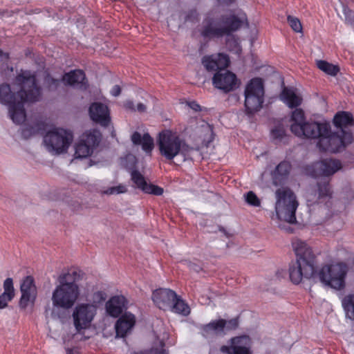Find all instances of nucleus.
Returning <instances> with one entry per match:
<instances>
[{"label": "nucleus", "mask_w": 354, "mask_h": 354, "mask_svg": "<svg viewBox=\"0 0 354 354\" xmlns=\"http://www.w3.org/2000/svg\"><path fill=\"white\" fill-rule=\"evenodd\" d=\"M290 122V131L296 136L317 138V146L321 151L336 153L353 141L351 133L344 129L353 124V118L349 112L339 111L334 116L333 123L340 129V134L332 133L328 122H306L304 112L301 109L292 111Z\"/></svg>", "instance_id": "f257e3e1"}, {"label": "nucleus", "mask_w": 354, "mask_h": 354, "mask_svg": "<svg viewBox=\"0 0 354 354\" xmlns=\"http://www.w3.org/2000/svg\"><path fill=\"white\" fill-rule=\"evenodd\" d=\"M41 89L37 83L36 73L21 70L15 77L12 87L8 84L0 85V103L8 107L13 122L20 124L26 120L24 104L39 101Z\"/></svg>", "instance_id": "f03ea898"}, {"label": "nucleus", "mask_w": 354, "mask_h": 354, "mask_svg": "<svg viewBox=\"0 0 354 354\" xmlns=\"http://www.w3.org/2000/svg\"><path fill=\"white\" fill-rule=\"evenodd\" d=\"M292 246L296 260L289 267V276L295 284L300 283L304 279L311 278L315 271V255L312 248L300 239H295Z\"/></svg>", "instance_id": "7ed1b4c3"}, {"label": "nucleus", "mask_w": 354, "mask_h": 354, "mask_svg": "<svg viewBox=\"0 0 354 354\" xmlns=\"http://www.w3.org/2000/svg\"><path fill=\"white\" fill-rule=\"evenodd\" d=\"M245 21V15L239 17L234 15L215 16L209 14L203 21L201 35L208 39L230 36L240 28Z\"/></svg>", "instance_id": "20e7f679"}, {"label": "nucleus", "mask_w": 354, "mask_h": 354, "mask_svg": "<svg viewBox=\"0 0 354 354\" xmlns=\"http://www.w3.org/2000/svg\"><path fill=\"white\" fill-rule=\"evenodd\" d=\"M77 275V272L73 270L59 277V285L52 293L51 299L54 307L68 310L75 305L80 297V289L75 281L69 280L72 277L75 279Z\"/></svg>", "instance_id": "39448f33"}, {"label": "nucleus", "mask_w": 354, "mask_h": 354, "mask_svg": "<svg viewBox=\"0 0 354 354\" xmlns=\"http://www.w3.org/2000/svg\"><path fill=\"white\" fill-rule=\"evenodd\" d=\"M158 145L160 154L169 160L177 156H181L183 160H189L194 151V147L189 145L177 132L170 130L159 133Z\"/></svg>", "instance_id": "423d86ee"}, {"label": "nucleus", "mask_w": 354, "mask_h": 354, "mask_svg": "<svg viewBox=\"0 0 354 354\" xmlns=\"http://www.w3.org/2000/svg\"><path fill=\"white\" fill-rule=\"evenodd\" d=\"M348 268L345 263L333 262L323 266L318 272L320 281L326 286L341 290L346 286Z\"/></svg>", "instance_id": "0eeeda50"}, {"label": "nucleus", "mask_w": 354, "mask_h": 354, "mask_svg": "<svg viewBox=\"0 0 354 354\" xmlns=\"http://www.w3.org/2000/svg\"><path fill=\"white\" fill-rule=\"evenodd\" d=\"M275 194V212L277 218L289 223H295V212L298 206L295 195L288 188L279 189Z\"/></svg>", "instance_id": "6e6552de"}, {"label": "nucleus", "mask_w": 354, "mask_h": 354, "mask_svg": "<svg viewBox=\"0 0 354 354\" xmlns=\"http://www.w3.org/2000/svg\"><path fill=\"white\" fill-rule=\"evenodd\" d=\"M73 140L71 131L62 128H53L44 136V143L50 153L57 155L66 152Z\"/></svg>", "instance_id": "1a4fd4ad"}, {"label": "nucleus", "mask_w": 354, "mask_h": 354, "mask_svg": "<svg viewBox=\"0 0 354 354\" xmlns=\"http://www.w3.org/2000/svg\"><path fill=\"white\" fill-rule=\"evenodd\" d=\"M306 198L308 206L311 207L317 203L318 211L328 215L333 204L332 192L328 182L318 183L316 188L309 189Z\"/></svg>", "instance_id": "9d476101"}, {"label": "nucleus", "mask_w": 354, "mask_h": 354, "mask_svg": "<svg viewBox=\"0 0 354 354\" xmlns=\"http://www.w3.org/2000/svg\"><path fill=\"white\" fill-rule=\"evenodd\" d=\"M245 108L248 114L260 110L263 103L264 88L262 79L255 77L246 84L245 91Z\"/></svg>", "instance_id": "9b49d317"}, {"label": "nucleus", "mask_w": 354, "mask_h": 354, "mask_svg": "<svg viewBox=\"0 0 354 354\" xmlns=\"http://www.w3.org/2000/svg\"><path fill=\"white\" fill-rule=\"evenodd\" d=\"M97 310V307L94 304L82 303L75 307L72 317L77 333H80L91 327Z\"/></svg>", "instance_id": "f8f14e48"}, {"label": "nucleus", "mask_w": 354, "mask_h": 354, "mask_svg": "<svg viewBox=\"0 0 354 354\" xmlns=\"http://www.w3.org/2000/svg\"><path fill=\"white\" fill-rule=\"evenodd\" d=\"M100 138V132L96 129L83 133L75 145V158H86L91 156L94 149L98 145Z\"/></svg>", "instance_id": "ddd939ff"}, {"label": "nucleus", "mask_w": 354, "mask_h": 354, "mask_svg": "<svg viewBox=\"0 0 354 354\" xmlns=\"http://www.w3.org/2000/svg\"><path fill=\"white\" fill-rule=\"evenodd\" d=\"M342 167L339 160L333 158L323 159L313 165L306 168V173L312 176H330L340 170Z\"/></svg>", "instance_id": "4468645a"}, {"label": "nucleus", "mask_w": 354, "mask_h": 354, "mask_svg": "<svg viewBox=\"0 0 354 354\" xmlns=\"http://www.w3.org/2000/svg\"><path fill=\"white\" fill-rule=\"evenodd\" d=\"M212 84L215 88L227 93L236 89L240 82L234 73L223 69L214 75Z\"/></svg>", "instance_id": "2eb2a0df"}, {"label": "nucleus", "mask_w": 354, "mask_h": 354, "mask_svg": "<svg viewBox=\"0 0 354 354\" xmlns=\"http://www.w3.org/2000/svg\"><path fill=\"white\" fill-rule=\"evenodd\" d=\"M20 291L21 293L19 302L20 308L25 310L28 306H33L37 299V290L34 279L31 276H27L22 280Z\"/></svg>", "instance_id": "dca6fc26"}, {"label": "nucleus", "mask_w": 354, "mask_h": 354, "mask_svg": "<svg viewBox=\"0 0 354 354\" xmlns=\"http://www.w3.org/2000/svg\"><path fill=\"white\" fill-rule=\"evenodd\" d=\"M221 351L226 354H252V339L248 335L232 338L230 346H222Z\"/></svg>", "instance_id": "f3484780"}, {"label": "nucleus", "mask_w": 354, "mask_h": 354, "mask_svg": "<svg viewBox=\"0 0 354 354\" xmlns=\"http://www.w3.org/2000/svg\"><path fill=\"white\" fill-rule=\"evenodd\" d=\"M88 113L91 119L102 127H107L111 122L110 111L104 104L101 102L91 104Z\"/></svg>", "instance_id": "a211bd4d"}, {"label": "nucleus", "mask_w": 354, "mask_h": 354, "mask_svg": "<svg viewBox=\"0 0 354 354\" xmlns=\"http://www.w3.org/2000/svg\"><path fill=\"white\" fill-rule=\"evenodd\" d=\"M230 63L229 56L225 53L206 55L202 59L203 65L209 71H222L227 68Z\"/></svg>", "instance_id": "6ab92c4d"}, {"label": "nucleus", "mask_w": 354, "mask_h": 354, "mask_svg": "<svg viewBox=\"0 0 354 354\" xmlns=\"http://www.w3.org/2000/svg\"><path fill=\"white\" fill-rule=\"evenodd\" d=\"M176 298V293L167 288H159L152 293L153 303L160 309L164 310L171 308L174 299Z\"/></svg>", "instance_id": "aec40b11"}, {"label": "nucleus", "mask_w": 354, "mask_h": 354, "mask_svg": "<svg viewBox=\"0 0 354 354\" xmlns=\"http://www.w3.org/2000/svg\"><path fill=\"white\" fill-rule=\"evenodd\" d=\"M131 180L138 188L144 193L155 196H160L163 194V189L159 186L148 183L145 177L138 171L133 170L131 174Z\"/></svg>", "instance_id": "412c9836"}, {"label": "nucleus", "mask_w": 354, "mask_h": 354, "mask_svg": "<svg viewBox=\"0 0 354 354\" xmlns=\"http://www.w3.org/2000/svg\"><path fill=\"white\" fill-rule=\"evenodd\" d=\"M127 308V301L122 295L111 297L106 303V313L113 317H119Z\"/></svg>", "instance_id": "4be33fe9"}, {"label": "nucleus", "mask_w": 354, "mask_h": 354, "mask_svg": "<svg viewBox=\"0 0 354 354\" xmlns=\"http://www.w3.org/2000/svg\"><path fill=\"white\" fill-rule=\"evenodd\" d=\"M135 323V316L132 313H125L115 323L116 336L124 337L133 328Z\"/></svg>", "instance_id": "5701e85b"}, {"label": "nucleus", "mask_w": 354, "mask_h": 354, "mask_svg": "<svg viewBox=\"0 0 354 354\" xmlns=\"http://www.w3.org/2000/svg\"><path fill=\"white\" fill-rule=\"evenodd\" d=\"M62 81L66 85L72 86L80 89H85L86 88L85 74L81 70H75L66 73L62 77Z\"/></svg>", "instance_id": "b1692460"}, {"label": "nucleus", "mask_w": 354, "mask_h": 354, "mask_svg": "<svg viewBox=\"0 0 354 354\" xmlns=\"http://www.w3.org/2000/svg\"><path fill=\"white\" fill-rule=\"evenodd\" d=\"M201 333L206 338L225 334V319L214 320L202 326Z\"/></svg>", "instance_id": "393cba45"}, {"label": "nucleus", "mask_w": 354, "mask_h": 354, "mask_svg": "<svg viewBox=\"0 0 354 354\" xmlns=\"http://www.w3.org/2000/svg\"><path fill=\"white\" fill-rule=\"evenodd\" d=\"M281 100L289 107L299 106L302 102V97L294 88L285 87L280 95Z\"/></svg>", "instance_id": "a878e982"}, {"label": "nucleus", "mask_w": 354, "mask_h": 354, "mask_svg": "<svg viewBox=\"0 0 354 354\" xmlns=\"http://www.w3.org/2000/svg\"><path fill=\"white\" fill-rule=\"evenodd\" d=\"M131 141L136 145H141L142 150L150 154L153 149V140L149 135V133H145L142 136L137 131L134 132L131 136Z\"/></svg>", "instance_id": "bb28decb"}, {"label": "nucleus", "mask_w": 354, "mask_h": 354, "mask_svg": "<svg viewBox=\"0 0 354 354\" xmlns=\"http://www.w3.org/2000/svg\"><path fill=\"white\" fill-rule=\"evenodd\" d=\"M3 292L0 295V309L5 308L8 302L15 297V288L12 278H7L3 282Z\"/></svg>", "instance_id": "cd10ccee"}, {"label": "nucleus", "mask_w": 354, "mask_h": 354, "mask_svg": "<svg viewBox=\"0 0 354 354\" xmlns=\"http://www.w3.org/2000/svg\"><path fill=\"white\" fill-rule=\"evenodd\" d=\"M291 170V165L288 161H283L280 162L273 172V180L274 184L281 183L283 180L286 179Z\"/></svg>", "instance_id": "c85d7f7f"}, {"label": "nucleus", "mask_w": 354, "mask_h": 354, "mask_svg": "<svg viewBox=\"0 0 354 354\" xmlns=\"http://www.w3.org/2000/svg\"><path fill=\"white\" fill-rule=\"evenodd\" d=\"M342 306L346 316L354 320V293L348 294L342 299Z\"/></svg>", "instance_id": "c756f323"}, {"label": "nucleus", "mask_w": 354, "mask_h": 354, "mask_svg": "<svg viewBox=\"0 0 354 354\" xmlns=\"http://www.w3.org/2000/svg\"><path fill=\"white\" fill-rule=\"evenodd\" d=\"M171 310L176 313L187 316L190 313L189 306L176 295V298L174 299L171 306Z\"/></svg>", "instance_id": "7c9ffc66"}, {"label": "nucleus", "mask_w": 354, "mask_h": 354, "mask_svg": "<svg viewBox=\"0 0 354 354\" xmlns=\"http://www.w3.org/2000/svg\"><path fill=\"white\" fill-rule=\"evenodd\" d=\"M317 66L319 69L330 75H336L339 72V68L337 66L328 63L326 61H317Z\"/></svg>", "instance_id": "2f4dec72"}, {"label": "nucleus", "mask_w": 354, "mask_h": 354, "mask_svg": "<svg viewBox=\"0 0 354 354\" xmlns=\"http://www.w3.org/2000/svg\"><path fill=\"white\" fill-rule=\"evenodd\" d=\"M245 201L250 206L259 207L261 205V200L252 191H250L244 194Z\"/></svg>", "instance_id": "473e14b6"}, {"label": "nucleus", "mask_w": 354, "mask_h": 354, "mask_svg": "<svg viewBox=\"0 0 354 354\" xmlns=\"http://www.w3.org/2000/svg\"><path fill=\"white\" fill-rule=\"evenodd\" d=\"M203 132L205 133V138L203 139V142L205 145H207L209 142H211L214 140V133L212 127L208 124H205L202 126Z\"/></svg>", "instance_id": "72a5a7b5"}, {"label": "nucleus", "mask_w": 354, "mask_h": 354, "mask_svg": "<svg viewBox=\"0 0 354 354\" xmlns=\"http://www.w3.org/2000/svg\"><path fill=\"white\" fill-rule=\"evenodd\" d=\"M288 22L292 29L297 32H302V25L300 20L293 16L288 15L287 17Z\"/></svg>", "instance_id": "f704fd0d"}, {"label": "nucleus", "mask_w": 354, "mask_h": 354, "mask_svg": "<svg viewBox=\"0 0 354 354\" xmlns=\"http://www.w3.org/2000/svg\"><path fill=\"white\" fill-rule=\"evenodd\" d=\"M77 337V334H72V333H66L63 335V342L64 344L66 345V346L68 345H72L73 343L75 342ZM66 351L67 354H72V349L69 348L68 347H66Z\"/></svg>", "instance_id": "c9c22d12"}, {"label": "nucleus", "mask_w": 354, "mask_h": 354, "mask_svg": "<svg viewBox=\"0 0 354 354\" xmlns=\"http://www.w3.org/2000/svg\"><path fill=\"white\" fill-rule=\"evenodd\" d=\"M271 137L275 140H282L286 137L285 129L281 126L275 127L271 131Z\"/></svg>", "instance_id": "e433bc0d"}, {"label": "nucleus", "mask_w": 354, "mask_h": 354, "mask_svg": "<svg viewBox=\"0 0 354 354\" xmlns=\"http://www.w3.org/2000/svg\"><path fill=\"white\" fill-rule=\"evenodd\" d=\"M127 187L123 185L111 187L104 190L103 193L106 195L119 194L127 192Z\"/></svg>", "instance_id": "4c0bfd02"}, {"label": "nucleus", "mask_w": 354, "mask_h": 354, "mask_svg": "<svg viewBox=\"0 0 354 354\" xmlns=\"http://www.w3.org/2000/svg\"><path fill=\"white\" fill-rule=\"evenodd\" d=\"M45 84L50 91L56 90L59 85L60 82L58 80L52 78L48 75L45 77Z\"/></svg>", "instance_id": "58836bf2"}, {"label": "nucleus", "mask_w": 354, "mask_h": 354, "mask_svg": "<svg viewBox=\"0 0 354 354\" xmlns=\"http://www.w3.org/2000/svg\"><path fill=\"white\" fill-rule=\"evenodd\" d=\"M125 107L128 109L132 110V111H138L140 113L145 112L146 111V106L142 104L139 103L138 104L136 108H135L134 104L131 101H127L125 103Z\"/></svg>", "instance_id": "ea45409f"}, {"label": "nucleus", "mask_w": 354, "mask_h": 354, "mask_svg": "<svg viewBox=\"0 0 354 354\" xmlns=\"http://www.w3.org/2000/svg\"><path fill=\"white\" fill-rule=\"evenodd\" d=\"M227 45L231 51H234L236 54H240L241 52V48L236 39L230 41L227 39Z\"/></svg>", "instance_id": "a19ab883"}, {"label": "nucleus", "mask_w": 354, "mask_h": 354, "mask_svg": "<svg viewBox=\"0 0 354 354\" xmlns=\"http://www.w3.org/2000/svg\"><path fill=\"white\" fill-rule=\"evenodd\" d=\"M239 326V320L234 318L230 320H225V333L227 331L236 329Z\"/></svg>", "instance_id": "79ce46f5"}, {"label": "nucleus", "mask_w": 354, "mask_h": 354, "mask_svg": "<svg viewBox=\"0 0 354 354\" xmlns=\"http://www.w3.org/2000/svg\"><path fill=\"white\" fill-rule=\"evenodd\" d=\"M106 298V294L103 291H97L93 295L94 303H100Z\"/></svg>", "instance_id": "37998d69"}, {"label": "nucleus", "mask_w": 354, "mask_h": 354, "mask_svg": "<svg viewBox=\"0 0 354 354\" xmlns=\"http://www.w3.org/2000/svg\"><path fill=\"white\" fill-rule=\"evenodd\" d=\"M182 263L186 266L188 268H189L191 270L195 271V272H199L201 268V266L194 262H192L188 260L183 261Z\"/></svg>", "instance_id": "c03bdc74"}, {"label": "nucleus", "mask_w": 354, "mask_h": 354, "mask_svg": "<svg viewBox=\"0 0 354 354\" xmlns=\"http://www.w3.org/2000/svg\"><path fill=\"white\" fill-rule=\"evenodd\" d=\"M120 93L121 88L118 85H115L111 91V95L115 97L118 96L120 94Z\"/></svg>", "instance_id": "a18cd8bd"}, {"label": "nucleus", "mask_w": 354, "mask_h": 354, "mask_svg": "<svg viewBox=\"0 0 354 354\" xmlns=\"http://www.w3.org/2000/svg\"><path fill=\"white\" fill-rule=\"evenodd\" d=\"M125 160H129L131 161V162H133V166H134V165H135V164H136V157H135L134 156L131 155V154L127 155V156L125 157V158H124V159H123V160H122V164H123L126 167H128V165H126V164L124 162V161Z\"/></svg>", "instance_id": "49530a36"}, {"label": "nucleus", "mask_w": 354, "mask_h": 354, "mask_svg": "<svg viewBox=\"0 0 354 354\" xmlns=\"http://www.w3.org/2000/svg\"><path fill=\"white\" fill-rule=\"evenodd\" d=\"M188 105L191 109L196 111H199L201 109L200 105L194 101L189 102Z\"/></svg>", "instance_id": "de8ad7c7"}, {"label": "nucleus", "mask_w": 354, "mask_h": 354, "mask_svg": "<svg viewBox=\"0 0 354 354\" xmlns=\"http://www.w3.org/2000/svg\"><path fill=\"white\" fill-rule=\"evenodd\" d=\"M0 59L1 61H7L9 59V55L0 50Z\"/></svg>", "instance_id": "09e8293b"}, {"label": "nucleus", "mask_w": 354, "mask_h": 354, "mask_svg": "<svg viewBox=\"0 0 354 354\" xmlns=\"http://www.w3.org/2000/svg\"><path fill=\"white\" fill-rule=\"evenodd\" d=\"M217 1L220 3L228 4V3L233 2L234 0H217Z\"/></svg>", "instance_id": "8fccbe9b"}, {"label": "nucleus", "mask_w": 354, "mask_h": 354, "mask_svg": "<svg viewBox=\"0 0 354 354\" xmlns=\"http://www.w3.org/2000/svg\"><path fill=\"white\" fill-rule=\"evenodd\" d=\"M26 129H23V133H23V136H24V137H26Z\"/></svg>", "instance_id": "3c124183"}]
</instances>
